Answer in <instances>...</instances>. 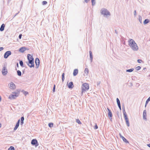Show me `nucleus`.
Listing matches in <instances>:
<instances>
[{"label":"nucleus","mask_w":150,"mask_h":150,"mask_svg":"<svg viewBox=\"0 0 150 150\" xmlns=\"http://www.w3.org/2000/svg\"><path fill=\"white\" fill-rule=\"evenodd\" d=\"M128 42L129 45L133 50L136 51L138 50V47L134 40L130 39L129 40Z\"/></svg>","instance_id":"obj_1"},{"label":"nucleus","mask_w":150,"mask_h":150,"mask_svg":"<svg viewBox=\"0 0 150 150\" xmlns=\"http://www.w3.org/2000/svg\"><path fill=\"white\" fill-rule=\"evenodd\" d=\"M27 57L29 61L28 63H27L28 65L30 68L34 67V59L32 56L30 54H28Z\"/></svg>","instance_id":"obj_2"},{"label":"nucleus","mask_w":150,"mask_h":150,"mask_svg":"<svg viewBox=\"0 0 150 150\" xmlns=\"http://www.w3.org/2000/svg\"><path fill=\"white\" fill-rule=\"evenodd\" d=\"M89 88V84L86 83H85L82 84V93L88 90Z\"/></svg>","instance_id":"obj_3"},{"label":"nucleus","mask_w":150,"mask_h":150,"mask_svg":"<svg viewBox=\"0 0 150 150\" xmlns=\"http://www.w3.org/2000/svg\"><path fill=\"white\" fill-rule=\"evenodd\" d=\"M101 13L104 16L110 15L109 12L105 8H103L101 9Z\"/></svg>","instance_id":"obj_4"},{"label":"nucleus","mask_w":150,"mask_h":150,"mask_svg":"<svg viewBox=\"0 0 150 150\" xmlns=\"http://www.w3.org/2000/svg\"><path fill=\"white\" fill-rule=\"evenodd\" d=\"M18 96V95L17 93H13V94L10 95L8 98L10 99H13L15 98L16 97Z\"/></svg>","instance_id":"obj_5"},{"label":"nucleus","mask_w":150,"mask_h":150,"mask_svg":"<svg viewBox=\"0 0 150 150\" xmlns=\"http://www.w3.org/2000/svg\"><path fill=\"white\" fill-rule=\"evenodd\" d=\"M31 144L33 145H35L36 147L37 146L39 145L38 141L36 139H33L31 141Z\"/></svg>","instance_id":"obj_6"},{"label":"nucleus","mask_w":150,"mask_h":150,"mask_svg":"<svg viewBox=\"0 0 150 150\" xmlns=\"http://www.w3.org/2000/svg\"><path fill=\"white\" fill-rule=\"evenodd\" d=\"M35 63L36 64V68H38L40 64V61L38 58H36L35 59Z\"/></svg>","instance_id":"obj_7"},{"label":"nucleus","mask_w":150,"mask_h":150,"mask_svg":"<svg viewBox=\"0 0 150 150\" xmlns=\"http://www.w3.org/2000/svg\"><path fill=\"white\" fill-rule=\"evenodd\" d=\"M11 54V51H7L4 54V58H7Z\"/></svg>","instance_id":"obj_8"},{"label":"nucleus","mask_w":150,"mask_h":150,"mask_svg":"<svg viewBox=\"0 0 150 150\" xmlns=\"http://www.w3.org/2000/svg\"><path fill=\"white\" fill-rule=\"evenodd\" d=\"M7 73V70L5 67L3 68L2 70V73L4 75H6Z\"/></svg>","instance_id":"obj_9"},{"label":"nucleus","mask_w":150,"mask_h":150,"mask_svg":"<svg viewBox=\"0 0 150 150\" xmlns=\"http://www.w3.org/2000/svg\"><path fill=\"white\" fill-rule=\"evenodd\" d=\"M9 88L12 89H14L16 88V87L15 84L11 82L10 84Z\"/></svg>","instance_id":"obj_10"},{"label":"nucleus","mask_w":150,"mask_h":150,"mask_svg":"<svg viewBox=\"0 0 150 150\" xmlns=\"http://www.w3.org/2000/svg\"><path fill=\"white\" fill-rule=\"evenodd\" d=\"M143 117L144 119H146V110H144L143 111Z\"/></svg>","instance_id":"obj_11"},{"label":"nucleus","mask_w":150,"mask_h":150,"mask_svg":"<svg viewBox=\"0 0 150 150\" xmlns=\"http://www.w3.org/2000/svg\"><path fill=\"white\" fill-rule=\"evenodd\" d=\"M120 137L122 139L124 142L126 143H129L128 141L123 136L120 134Z\"/></svg>","instance_id":"obj_12"},{"label":"nucleus","mask_w":150,"mask_h":150,"mask_svg":"<svg viewBox=\"0 0 150 150\" xmlns=\"http://www.w3.org/2000/svg\"><path fill=\"white\" fill-rule=\"evenodd\" d=\"M68 87L69 88H72L74 87V85L72 82H70L68 84Z\"/></svg>","instance_id":"obj_13"},{"label":"nucleus","mask_w":150,"mask_h":150,"mask_svg":"<svg viewBox=\"0 0 150 150\" xmlns=\"http://www.w3.org/2000/svg\"><path fill=\"white\" fill-rule=\"evenodd\" d=\"M116 100H117V105H118V106L119 107V108L120 109V110H121V105H120V100H119V99L117 98Z\"/></svg>","instance_id":"obj_14"},{"label":"nucleus","mask_w":150,"mask_h":150,"mask_svg":"<svg viewBox=\"0 0 150 150\" xmlns=\"http://www.w3.org/2000/svg\"><path fill=\"white\" fill-rule=\"evenodd\" d=\"M78 73V70L77 69H76L74 70L73 74L74 76H75Z\"/></svg>","instance_id":"obj_15"},{"label":"nucleus","mask_w":150,"mask_h":150,"mask_svg":"<svg viewBox=\"0 0 150 150\" xmlns=\"http://www.w3.org/2000/svg\"><path fill=\"white\" fill-rule=\"evenodd\" d=\"M5 25L4 24H2L0 28V30L1 31H3L4 30Z\"/></svg>","instance_id":"obj_16"},{"label":"nucleus","mask_w":150,"mask_h":150,"mask_svg":"<svg viewBox=\"0 0 150 150\" xmlns=\"http://www.w3.org/2000/svg\"><path fill=\"white\" fill-rule=\"evenodd\" d=\"M124 118L125 119V121L126 122H128L129 120L128 119L127 116V115L126 113H124Z\"/></svg>","instance_id":"obj_17"},{"label":"nucleus","mask_w":150,"mask_h":150,"mask_svg":"<svg viewBox=\"0 0 150 150\" xmlns=\"http://www.w3.org/2000/svg\"><path fill=\"white\" fill-rule=\"evenodd\" d=\"M108 116L109 117H111L112 116V114L110 110L108 109Z\"/></svg>","instance_id":"obj_18"},{"label":"nucleus","mask_w":150,"mask_h":150,"mask_svg":"<svg viewBox=\"0 0 150 150\" xmlns=\"http://www.w3.org/2000/svg\"><path fill=\"white\" fill-rule=\"evenodd\" d=\"M26 50V49L25 47H21L19 50V51L21 52H23Z\"/></svg>","instance_id":"obj_19"},{"label":"nucleus","mask_w":150,"mask_h":150,"mask_svg":"<svg viewBox=\"0 0 150 150\" xmlns=\"http://www.w3.org/2000/svg\"><path fill=\"white\" fill-rule=\"evenodd\" d=\"M19 125V122H17L15 127L14 128V130H16L18 128Z\"/></svg>","instance_id":"obj_20"},{"label":"nucleus","mask_w":150,"mask_h":150,"mask_svg":"<svg viewBox=\"0 0 150 150\" xmlns=\"http://www.w3.org/2000/svg\"><path fill=\"white\" fill-rule=\"evenodd\" d=\"M90 59L91 61H92L93 59L92 53L91 51H89Z\"/></svg>","instance_id":"obj_21"},{"label":"nucleus","mask_w":150,"mask_h":150,"mask_svg":"<svg viewBox=\"0 0 150 150\" xmlns=\"http://www.w3.org/2000/svg\"><path fill=\"white\" fill-rule=\"evenodd\" d=\"M149 22V20L148 19H146L144 21V24H146L148 23Z\"/></svg>","instance_id":"obj_22"},{"label":"nucleus","mask_w":150,"mask_h":150,"mask_svg":"<svg viewBox=\"0 0 150 150\" xmlns=\"http://www.w3.org/2000/svg\"><path fill=\"white\" fill-rule=\"evenodd\" d=\"M85 73L87 74L88 73V70L87 68H86L84 71Z\"/></svg>","instance_id":"obj_23"},{"label":"nucleus","mask_w":150,"mask_h":150,"mask_svg":"<svg viewBox=\"0 0 150 150\" xmlns=\"http://www.w3.org/2000/svg\"><path fill=\"white\" fill-rule=\"evenodd\" d=\"M18 75L19 76H21V72L19 70H18L17 71Z\"/></svg>","instance_id":"obj_24"},{"label":"nucleus","mask_w":150,"mask_h":150,"mask_svg":"<svg viewBox=\"0 0 150 150\" xmlns=\"http://www.w3.org/2000/svg\"><path fill=\"white\" fill-rule=\"evenodd\" d=\"M8 150H15V149L13 146H11L8 149Z\"/></svg>","instance_id":"obj_25"},{"label":"nucleus","mask_w":150,"mask_h":150,"mask_svg":"<svg viewBox=\"0 0 150 150\" xmlns=\"http://www.w3.org/2000/svg\"><path fill=\"white\" fill-rule=\"evenodd\" d=\"M134 70V69H128L126 70L127 72H131Z\"/></svg>","instance_id":"obj_26"},{"label":"nucleus","mask_w":150,"mask_h":150,"mask_svg":"<svg viewBox=\"0 0 150 150\" xmlns=\"http://www.w3.org/2000/svg\"><path fill=\"white\" fill-rule=\"evenodd\" d=\"M62 81H63L64 79V73H63L62 74Z\"/></svg>","instance_id":"obj_27"},{"label":"nucleus","mask_w":150,"mask_h":150,"mask_svg":"<svg viewBox=\"0 0 150 150\" xmlns=\"http://www.w3.org/2000/svg\"><path fill=\"white\" fill-rule=\"evenodd\" d=\"M48 125L49 127H51L53 126V124L52 123H50Z\"/></svg>","instance_id":"obj_28"},{"label":"nucleus","mask_w":150,"mask_h":150,"mask_svg":"<svg viewBox=\"0 0 150 150\" xmlns=\"http://www.w3.org/2000/svg\"><path fill=\"white\" fill-rule=\"evenodd\" d=\"M141 67L140 66H138L136 68V69L137 70H139L141 69Z\"/></svg>","instance_id":"obj_29"},{"label":"nucleus","mask_w":150,"mask_h":150,"mask_svg":"<svg viewBox=\"0 0 150 150\" xmlns=\"http://www.w3.org/2000/svg\"><path fill=\"white\" fill-rule=\"evenodd\" d=\"M20 64L21 67H23V62L22 61H21L20 62Z\"/></svg>","instance_id":"obj_30"},{"label":"nucleus","mask_w":150,"mask_h":150,"mask_svg":"<svg viewBox=\"0 0 150 150\" xmlns=\"http://www.w3.org/2000/svg\"><path fill=\"white\" fill-rule=\"evenodd\" d=\"M42 4L43 5H45L47 4V2L46 1H44L42 2Z\"/></svg>","instance_id":"obj_31"},{"label":"nucleus","mask_w":150,"mask_h":150,"mask_svg":"<svg viewBox=\"0 0 150 150\" xmlns=\"http://www.w3.org/2000/svg\"><path fill=\"white\" fill-rule=\"evenodd\" d=\"M24 120V117H22L21 119V122H23Z\"/></svg>","instance_id":"obj_32"},{"label":"nucleus","mask_w":150,"mask_h":150,"mask_svg":"<svg viewBox=\"0 0 150 150\" xmlns=\"http://www.w3.org/2000/svg\"><path fill=\"white\" fill-rule=\"evenodd\" d=\"M92 4L93 5L95 4V0H91Z\"/></svg>","instance_id":"obj_33"},{"label":"nucleus","mask_w":150,"mask_h":150,"mask_svg":"<svg viewBox=\"0 0 150 150\" xmlns=\"http://www.w3.org/2000/svg\"><path fill=\"white\" fill-rule=\"evenodd\" d=\"M149 101L148 100V99L146 101V104H145V107H146V105H147V104H148V103L149 102Z\"/></svg>","instance_id":"obj_34"},{"label":"nucleus","mask_w":150,"mask_h":150,"mask_svg":"<svg viewBox=\"0 0 150 150\" xmlns=\"http://www.w3.org/2000/svg\"><path fill=\"white\" fill-rule=\"evenodd\" d=\"M137 62L139 63H141L142 62V60H141V59H138L137 60Z\"/></svg>","instance_id":"obj_35"},{"label":"nucleus","mask_w":150,"mask_h":150,"mask_svg":"<svg viewBox=\"0 0 150 150\" xmlns=\"http://www.w3.org/2000/svg\"><path fill=\"white\" fill-rule=\"evenodd\" d=\"M55 85H54V87H53V91L54 92L55 91Z\"/></svg>","instance_id":"obj_36"},{"label":"nucleus","mask_w":150,"mask_h":150,"mask_svg":"<svg viewBox=\"0 0 150 150\" xmlns=\"http://www.w3.org/2000/svg\"><path fill=\"white\" fill-rule=\"evenodd\" d=\"M24 93L25 95H27L28 94V92H27L26 91H24Z\"/></svg>","instance_id":"obj_37"},{"label":"nucleus","mask_w":150,"mask_h":150,"mask_svg":"<svg viewBox=\"0 0 150 150\" xmlns=\"http://www.w3.org/2000/svg\"><path fill=\"white\" fill-rule=\"evenodd\" d=\"M98 127L97 125L96 124L95 125V127H94V128L95 129H98Z\"/></svg>","instance_id":"obj_38"},{"label":"nucleus","mask_w":150,"mask_h":150,"mask_svg":"<svg viewBox=\"0 0 150 150\" xmlns=\"http://www.w3.org/2000/svg\"><path fill=\"white\" fill-rule=\"evenodd\" d=\"M21 37H22V34H20L19 35V38H20V39H21Z\"/></svg>","instance_id":"obj_39"},{"label":"nucleus","mask_w":150,"mask_h":150,"mask_svg":"<svg viewBox=\"0 0 150 150\" xmlns=\"http://www.w3.org/2000/svg\"><path fill=\"white\" fill-rule=\"evenodd\" d=\"M134 15L135 16H136L137 14H136V10L134 11Z\"/></svg>","instance_id":"obj_40"},{"label":"nucleus","mask_w":150,"mask_h":150,"mask_svg":"<svg viewBox=\"0 0 150 150\" xmlns=\"http://www.w3.org/2000/svg\"><path fill=\"white\" fill-rule=\"evenodd\" d=\"M4 49L3 48V47H0V51H1L2 50H3Z\"/></svg>","instance_id":"obj_41"},{"label":"nucleus","mask_w":150,"mask_h":150,"mask_svg":"<svg viewBox=\"0 0 150 150\" xmlns=\"http://www.w3.org/2000/svg\"><path fill=\"white\" fill-rule=\"evenodd\" d=\"M127 125L128 126H129V122H127Z\"/></svg>","instance_id":"obj_42"},{"label":"nucleus","mask_w":150,"mask_h":150,"mask_svg":"<svg viewBox=\"0 0 150 150\" xmlns=\"http://www.w3.org/2000/svg\"><path fill=\"white\" fill-rule=\"evenodd\" d=\"M89 0H85V1L86 2H88V1H89Z\"/></svg>","instance_id":"obj_43"},{"label":"nucleus","mask_w":150,"mask_h":150,"mask_svg":"<svg viewBox=\"0 0 150 150\" xmlns=\"http://www.w3.org/2000/svg\"><path fill=\"white\" fill-rule=\"evenodd\" d=\"M147 146L149 147H150V144H147Z\"/></svg>","instance_id":"obj_44"},{"label":"nucleus","mask_w":150,"mask_h":150,"mask_svg":"<svg viewBox=\"0 0 150 150\" xmlns=\"http://www.w3.org/2000/svg\"><path fill=\"white\" fill-rule=\"evenodd\" d=\"M148 100L150 101V96L149 98L147 99Z\"/></svg>","instance_id":"obj_45"},{"label":"nucleus","mask_w":150,"mask_h":150,"mask_svg":"<svg viewBox=\"0 0 150 150\" xmlns=\"http://www.w3.org/2000/svg\"><path fill=\"white\" fill-rule=\"evenodd\" d=\"M76 122H80V121L79 120H76Z\"/></svg>","instance_id":"obj_46"},{"label":"nucleus","mask_w":150,"mask_h":150,"mask_svg":"<svg viewBox=\"0 0 150 150\" xmlns=\"http://www.w3.org/2000/svg\"><path fill=\"white\" fill-rule=\"evenodd\" d=\"M1 96H0V102L1 101Z\"/></svg>","instance_id":"obj_47"},{"label":"nucleus","mask_w":150,"mask_h":150,"mask_svg":"<svg viewBox=\"0 0 150 150\" xmlns=\"http://www.w3.org/2000/svg\"><path fill=\"white\" fill-rule=\"evenodd\" d=\"M18 122H20V119H19V120H18Z\"/></svg>","instance_id":"obj_48"},{"label":"nucleus","mask_w":150,"mask_h":150,"mask_svg":"<svg viewBox=\"0 0 150 150\" xmlns=\"http://www.w3.org/2000/svg\"><path fill=\"white\" fill-rule=\"evenodd\" d=\"M23 122H21V125H22V124H23Z\"/></svg>","instance_id":"obj_49"},{"label":"nucleus","mask_w":150,"mask_h":150,"mask_svg":"<svg viewBox=\"0 0 150 150\" xmlns=\"http://www.w3.org/2000/svg\"><path fill=\"white\" fill-rule=\"evenodd\" d=\"M79 123V124H81V122H78Z\"/></svg>","instance_id":"obj_50"}]
</instances>
